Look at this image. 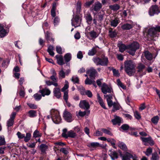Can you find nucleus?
<instances>
[{
    "mask_svg": "<svg viewBox=\"0 0 160 160\" xmlns=\"http://www.w3.org/2000/svg\"><path fill=\"white\" fill-rule=\"evenodd\" d=\"M109 156L112 160H114L118 158V154L116 152L112 151V150H109Z\"/></svg>",
    "mask_w": 160,
    "mask_h": 160,
    "instance_id": "obj_18",
    "label": "nucleus"
},
{
    "mask_svg": "<svg viewBox=\"0 0 160 160\" xmlns=\"http://www.w3.org/2000/svg\"><path fill=\"white\" fill-rule=\"evenodd\" d=\"M159 120V117L158 116H155L151 119L152 122L154 124H156L157 123Z\"/></svg>",
    "mask_w": 160,
    "mask_h": 160,
    "instance_id": "obj_45",
    "label": "nucleus"
},
{
    "mask_svg": "<svg viewBox=\"0 0 160 160\" xmlns=\"http://www.w3.org/2000/svg\"><path fill=\"white\" fill-rule=\"evenodd\" d=\"M101 131L111 136L112 135V133L110 131L108 130L105 128H102L101 129Z\"/></svg>",
    "mask_w": 160,
    "mask_h": 160,
    "instance_id": "obj_52",
    "label": "nucleus"
},
{
    "mask_svg": "<svg viewBox=\"0 0 160 160\" xmlns=\"http://www.w3.org/2000/svg\"><path fill=\"white\" fill-rule=\"evenodd\" d=\"M158 32H160V26H159L150 29L148 31V34L153 38L158 37L159 36Z\"/></svg>",
    "mask_w": 160,
    "mask_h": 160,
    "instance_id": "obj_3",
    "label": "nucleus"
},
{
    "mask_svg": "<svg viewBox=\"0 0 160 160\" xmlns=\"http://www.w3.org/2000/svg\"><path fill=\"white\" fill-rule=\"evenodd\" d=\"M141 139L142 141L145 142H148L151 145H153L154 144L153 141L152 140L151 138H143L141 137Z\"/></svg>",
    "mask_w": 160,
    "mask_h": 160,
    "instance_id": "obj_26",
    "label": "nucleus"
},
{
    "mask_svg": "<svg viewBox=\"0 0 160 160\" xmlns=\"http://www.w3.org/2000/svg\"><path fill=\"white\" fill-rule=\"evenodd\" d=\"M119 22V20L118 19L116 18L110 21V25L112 26L115 27L117 26Z\"/></svg>",
    "mask_w": 160,
    "mask_h": 160,
    "instance_id": "obj_31",
    "label": "nucleus"
},
{
    "mask_svg": "<svg viewBox=\"0 0 160 160\" xmlns=\"http://www.w3.org/2000/svg\"><path fill=\"white\" fill-rule=\"evenodd\" d=\"M71 80L74 83H78L79 81L78 78L76 76L72 77Z\"/></svg>",
    "mask_w": 160,
    "mask_h": 160,
    "instance_id": "obj_55",
    "label": "nucleus"
},
{
    "mask_svg": "<svg viewBox=\"0 0 160 160\" xmlns=\"http://www.w3.org/2000/svg\"><path fill=\"white\" fill-rule=\"evenodd\" d=\"M63 98L66 102H68V91H65L64 92Z\"/></svg>",
    "mask_w": 160,
    "mask_h": 160,
    "instance_id": "obj_56",
    "label": "nucleus"
},
{
    "mask_svg": "<svg viewBox=\"0 0 160 160\" xmlns=\"http://www.w3.org/2000/svg\"><path fill=\"white\" fill-rule=\"evenodd\" d=\"M152 152V149L151 148H149L147 149L146 151L145 152L147 156L150 155Z\"/></svg>",
    "mask_w": 160,
    "mask_h": 160,
    "instance_id": "obj_60",
    "label": "nucleus"
},
{
    "mask_svg": "<svg viewBox=\"0 0 160 160\" xmlns=\"http://www.w3.org/2000/svg\"><path fill=\"white\" fill-rule=\"evenodd\" d=\"M118 147L123 150L126 151L127 150V148L125 144L122 142H119L118 143Z\"/></svg>",
    "mask_w": 160,
    "mask_h": 160,
    "instance_id": "obj_33",
    "label": "nucleus"
},
{
    "mask_svg": "<svg viewBox=\"0 0 160 160\" xmlns=\"http://www.w3.org/2000/svg\"><path fill=\"white\" fill-rule=\"evenodd\" d=\"M159 156L157 152H154L152 154V160H158Z\"/></svg>",
    "mask_w": 160,
    "mask_h": 160,
    "instance_id": "obj_44",
    "label": "nucleus"
},
{
    "mask_svg": "<svg viewBox=\"0 0 160 160\" xmlns=\"http://www.w3.org/2000/svg\"><path fill=\"white\" fill-rule=\"evenodd\" d=\"M6 142L4 136H0V146L5 144Z\"/></svg>",
    "mask_w": 160,
    "mask_h": 160,
    "instance_id": "obj_49",
    "label": "nucleus"
},
{
    "mask_svg": "<svg viewBox=\"0 0 160 160\" xmlns=\"http://www.w3.org/2000/svg\"><path fill=\"white\" fill-rule=\"evenodd\" d=\"M78 89L80 91L81 94L82 95H85L86 91L85 88L82 86H80L78 88Z\"/></svg>",
    "mask_w": 160,
    "mask_h": 160,
    "instance_id": "obj_47",
    "label": "nucleus"
},
{
    "mask_svg": "<svg viewBox=\"0 0 160 160\" xmlns=\"http://www.w3.org/2000/svg\"><path fill=\"white\" fill-rule=\"evenodd\" d=\"M129 126L127 124H124L122 125L121 128L124 131L128 130L129 128Z\"/></svg>",
    "mask_w": 160,
    "mask_h": 160,
    "instance_id": "obj_57",
    "label": "nucleus"
},
{
    "mask_svg": "<svg viewBox=\"0 0 160 160\" xmlns=\"http://www.w3.org/2000/svg\"><path fill=\"white\" fill-rule=\"evenodd\" d=\"M63 117L64 119L68 122H70L72 121V114L70 112L67 111H65L64 112Z\"/></svg>",
    "mask_w": 160,
    "mask_h": 160,
    "instance_id": "obj_12",
    "label": "nucleus"
},
{
    "mask_svg": "<svg viewBox=\"0 0 160 160\" xmlns=\"http://www.w3.org/2000/svg\"><path fill=\"white\" fill-rule=\"evenodd\" d=\"M72 24L75 28L80 26L81 20L78 16H76L72 20Z\"/></svg>",
    "mask_w": 160,
    "mask_h": 160,
    "instance_id": "obj_7",
    "label": "nucleus"
},
{
    "mask_svg": "<svg viewBox=\"0 0 160 160\" xmlns=\"http://www.w3.org/2000/svg\"><path fill=\"white\" fill-rule=\"evenodd\" d=\"M7 148V147L3 146L0 147V154H3L4 153V151Z\"/></svg>",
    "mask_w": 160,
    "mask_h": 160,
    "instance_id": "obj_62",
    "label": "nucleus"
},
{
    "mask_svg": "<svg viewBox=\"0 0 160 160\" xmlns=\"http://www.w3.org/2000/svg\"><path fill=\"white\" fill-rule=\"evenodd\" d=\"M102 7L101 4L99 2H96L91 8V10H94L95 11H98Z\"/></svg>",
    "mask_w": 160,
    "mask_h": 160,
    "instance_id": "obj_14",
    "label": "nucleus"
},
{
    "mask_svg": "<svg viewBox=\"0 0 160 160\" xmlns=\"http://www.w3.org/2000/svg\"><path fill=\"white\" fill-rule=\"evenodd\" d=\"M31 134L28 132L26 133V136L24 137V141L26 142H28L31 139Z\"/></svg>",
    "mask_w": 160,
    "mask_h": 160,
    "instance_id": "obj_40",
    "label": "nucleus"
},
{
    "mask_svg": "<svg viewBox=\"0 0 160 160\" xmlns=\"http://www.w3.org/2000/svg\"><path fill=\"white\" fill-rule=\"evenodd\" d=\"M113 108L112 110V111L113 112H114L120 109V105L117 103L115 102L113 103Z\"/></svg>",
    "mask_w": 160,
    "mask_h": 160,
    "instance_id": "obj_41",
    "label": "nucleus"
},
{
    "mask_svg": "<svg viewBox=\"0 0 160 160\" xmlns=\"http://www.w3.org/2000/svg\"><path fill=\"white\" fill-rule=\"evenodd\" d=\"M93 61L97 65H104V64L103 63H101V59L98 57L93 58Z\"/></svg>",
    "mask_w": 160,
    "mask_h": 160,
    "instance_id": "obj_30",
    "label": "nucleus"
},
{
    "mask_svg": "<svg viewBox=\"0 0 160 160\" xmlns=\"http://www.w3.org/2000/svg\"><path fill=\"white\" fill-rule=\"evenodd\" d=\"M52 118L53 122L56 123H59L61 121L59 112L57 110H52L51 111Z\"/></svg>",
    "mask_w": 160,
    "mask_h": 160,
    "instance_id": "obj_4",
    "label": "nucleus"
},
{
    "mask_svg": "<svg viewBox=\"0 0 160 160\" xmlns=\"http://www.w3.org/2000/svg\"><path fill=\"white\" fill-rule=\"evenodd\" d=\"M88 146L90 148H95L98 147L103 148L99 143L97 142H92L89 143Z\"/></svg>",
    "mask_w": 160,
    "mask_h": 160,
    "instance_id": "obj_19",
    "label": "nucleus"
},
{
    "mask_svg": "<svg viewBox=\"0 0 160 160\" xmlns=\"http://www.w3.org/2000/svg\"><path fill=\"white\" fill-rule=\"evenodd\" d=\"M39 92V93L41 94L43 97L45 96V95H48L51 93L50 90L48 88H46L40 90Z\"/></svg>",
    "mask_w": 160,
    "mask_h": 160,
    "instance_id": "obj_16",
    "label": "nucleus"
},
{
    "mask_svg": "<svg viewBox=\"0 0 160 160\" xmlns=\"http://www.w3.org/2000/svg\"><path fill=\"white\" fill-rule=\"evenodd\" d=\"M69 87L68 83V82L64 85V87L62 88V91L63 92L68 91L66 90L68 89Z\"/></svg>",
    "mask_w": 160,
    "mask_h": 160,
    "instance_id": "obj_58",
    "label": "nucleus"
},
{
    "mask_svg": "<svg viewBox=\"0 0 160 160\" xmlns=\"http://www.w3.org/2000/svg\"><path fill=\"white\" fill-rule=\"evenodd\" d=\"M56 57L57 58V62L58 64L60 65H62L64 64L63 57L62 56L57 55L56 56Z\"/></svg>",
    "mask_w": 160,
    "mask_h": 160,
    "instance_id": "obj_21",
    "label": "nucleus"
},
{
    "mask_svg": "<svg viewBox=\"0 0 160 160\" xmlns=\"http://www.w3.org/2000/svg\"><path fill=\"white\" fill-rule=\"evenodd\" d=\"M112 70L114 76L117 77L119 76V73L118 70H117L115 69H113Z\"/></svg>",
    "mask_w": 160,
    "mask_h": 160,
    "instance_id": "obj_61",
    "label": "nucleus"
},
{
    "mask_svg": "<svg viewBox=\"0 0 160 160\" xmlns=\"http://www.w3.org/2000/svg\"><path fill=\"white\" fill-rule=\"evenodd\" d=\"M158 12V8L157 5L152 6L150 8L149 14L151 16H153L154 14Z\"/></svg>",
    "mask_w": 160,
    "mask_h": 160,
    "instance_id": "obj_13",
    "label": "nucleus"
},
{
    "mask_svg": "<svg viewBox=\"0 0 160 160\" xmlns=\"http://www.w3.org/2000/svg\"><path fill=\"white\" fill-rule=\"evenodd\" d=\"M33 97L36 100H39L42 98L41 95L38 93L34 94Z\"/></svg>",
    "mask_w": 160,
    "mask_h": 160,
    "instance_id": "obj_51",
    "label": "nucleus"
},
{
    "mask_svg": "<svg viewBox=\"0 0 160 160\" xmlns=\"http://www.w3.org/2000/svg\"><path fill=\"white\" fill-rule=\"evenodd\" d=\"M135 63L131 60L126 61L124 62L125 71L130 76L133 75L135 72Z\"/></svg>",
    "mask_w": 160,
    "mask_h": 160,
    "instance_id": "obj_1",
    "label": "nucleus"
},
{
    "mask_svg": "<svg viewBox=\"0 0 160 160\" xmlns=\"http://www.w3.org/2000/svg\"><path fill=\"white\" fill-rule=\"evenodd\" d=\"M134 115L135 118L138 120L140 119L141 118V116L140 114L137 111H136L134 112Z\"/></svg>",
    "mask_w": 160,
    "mask_h": 160,
    "instance_id": "obj_59",
    "label": "nucleus"
},
{
    "mask_svg": "<svg viewBox=\"0 0 160 160\" xmlns=\"http://www.w3.org/2000/svg\"><path fill=\"white\" fill-rule=\"evenodd\" d=\"M8 33V32L3 28V27L0 25V38L4 37Z\"/></svg>",
    "mask_w": 160,
    "mask_h": 160,
    "instance_id": "obj_25",
    "label": "nucleus"
},
{
    "mask_svg": "<svg viewBox=\"0 0 160 160\" xmlns=\"http://www.w3.org/2000/svg\"><path fill=\"white\" fill-rule=\"evenodd\" d=\"M79 106L82 108L88 109L90 108L89 103L85 100L81 101L79 104Z\"/></svg>",
    "mask_w": 160,
    "mask_h": 160,
    "instance_id": "obj_10",
    "label": "nucleus"
},
{
    "mask_svg": "<svg viewBox=\"0 0 160 160\" xmlns=\"http://www.w3.org/2000/svg\"><path fill=\"white\" fill-rule=\"evenodd\" d=\"M64 58L65 61L66 62H68L71 59V55L69 53H67L64 56Z\"/></svg>",
    "mask_w": 160,
    "mask_h": 160,
    "instance_id": "obj_46",
    "label": "nucleus"
},
{
    "mask_svg": "<svg viewBox=\"0 0 160 160\" xmlns=\"http://www.w3.org/2000/svg\"><path fill=\"white\" fill-rule=\"evenodd\" d=\"M139 48V45L136 42H134L127 46V52L132 55L135 54L136 50Z\"/></svg>",
    "mask_w": 160,
    "mask_h": 160,
    "instance_id": "obj_2",
    "label": "nucleus"
},
{
    "mask_svg": "<svg viewBox=\"0 0 160 160\" xmlns=\"http://www.w3.org/2000/svg\"><path fill=\"white\" fill-rule=\"evenodd\" d=\"M29 116L31 118H33L36 116L37 112L36 111L31 110L28 112Z\"/></svg>",
    "mask_w": 160,
    "mask_h": 160,
    "instance_id": "obj_36",
    "label": "nucleus"
},
{
    "mask_svg": "<svg viewBox=\"0 0 160 160\" xmlns=\"http://www.w3.org/2000/svg\"><path fill=\"white\" fill-rule=\"evenodd\" d=\"M109 7L111 9L114 11L118 10L120 8V6L118 4L110 5V6Z\"/></svg>",
    "mask_w": 160,
    "mask_h": 160,
    "instance_id": "obj_43",
    "label": "nucleus"
},
{
    "mask_svg": "<svg viewBox=\"0 0 160 160\" xmlns=\"http://www.w3.org/2000/svg\"><path fill=\"white\" fill-rule=\"evenodd\" d=\"M145 65L142 63H139L137 67L138 69V72H140L142 71V70L145 68Z\"/></svg>",
    "mask_w": 160,
    "mask_h": 160,
    "instance_id": "obj_38",
    "label": "nucleus"
},
{
    "mask_svg": "<svg viewBox=\"0 0 160 160\" xmlns=\"http://www.w3.org/2000/svg\"><path fill=\"white\" fill-rule=\"evenodd\" d=\"M108 62V58L107 57L104 56L101 59V63H103L104 64L102 66H107Z\"/></svg>",
    "mask_w": 160,
    "mask_h": 160,
    "instance_id": "obj_35",
    "label": "nucleus"
},
{
    "mask_svg": "<svg viewBox=\"0 0 160 160\" xmlns=\"http://www.w3.org/2000/svg\"><path fill=\"white\" fill-rule=\"evenodd\" d=\"M59 78H64L65 77V73L63 70V68L62 67L61 70L59 71Z\"/></svg>",
    "mask_w": 160,
    "mask_h": 160,
    "instance_id": "obj_34",
    "label": "nucleus"
},
{
    "mask_svg": "<svg viewBox=\"0 0 160 160\" xmlns=\"http://www.w3.org/2000/svg\"><path fill=\"white\" fill-rule=\"evenodd\" d=\"M101 91L103 93L106 94L107 93H111L112 91V89L106 83H104L101 87Z\"/></svg>",
    "mask_w": 160,
    "mask_h": 160,
    "instance_id": "obj_8",
    "label": "nucleus"
},
{
    "mask_svg": "<svg viewBox=\"0 0 160 160\" xmlns=\"http://www.w3.org/2000/svg\"><path fill=\"white\" fill-rule=\"evenodd\" d=\"M62 135V137L66 138L68 137L74 138L77 136L76 133L72 130H70L67 132V129L66 128L63 129Z\"/></svg>",
    "mask_w": 160,
    "mask_h": 160,
    "instance_id": "obj_5",
    "label": "nucleus"
},
{
    "mask_svg": "<svg viewBox=\"0 0 160 160\" xmlns=\"http://www.w3.org/2000/svg\"><path fill=\"white\" fill-rule=\"evenodd\" d=\"M144 56L148 60H151L152 58V54L150 53L148 51H146L144 52Z\"/></svg>",
    "mask_w": 160,
    "mask_h": 160,
    "instance_id": "obj_28",
    "label": "nucleus"
},
{
    "mask_svg": "<svg viewBox=\"0 0 160 160\" xmlns=\"http://www.w3.org/2000/svg\"><path fill=\"white\" fill-rule=\"evenodd\" d=\"M85 19L88 24H91L92 20V17L90 13L88 12L85 15Z\"/></svg>",
    "mask_w": 160,
    "mask_h": 160,
    "instance_id": "obj_22",
    "label": "nucleus"
},
{
    "mask_svg": "<svg viewBox=\"0 0 160 160\" xmlns=\"http://www.w3.org/2000/svg\"><path fill=\"white\" fill-rule=\"evenodd\" d=\"M97 96L98 99V102L101 106L104 109H106L105 105L103 102V100L100 97L99 93H97Z\"/></svg>",
    "mask_w": 160,
    "mask_h": 160,
    "instance_id": "obj_24",
    "label": "nucleus"
},
{
    "mask_svg": "<svg viewBox=\"0 0 160 160\" xmlns=\"http://www.w3.org/2000/svg\"><path fill=\"white\" fill-rule=\"evenodd\" d=\"M16 115L15 112H12L10 118L8 121L7 125L8 127H9L12 126L14 122V119Z\"/></svg>",
    "mask_w": 160,
    "mask_h": 160,
    "instance_id": "obj_11",
    "label": "nucleus"
},
{
    "mask_svg": "<svg viewBox=\"0 0 160 160\" xmlns=\"http://www.w3.org/2000/svg\"><path fill=\"white\" fill-rule=\"evenodd\" d=\"M122 160H138L137 156L128 152H126L123 155L121 154Z\"/></svg>",
    "mask_w": 160,
    "mask_h": 160,
    "instance_id": "obj_6",
    "label": "nucleus"
},
{
    "mask_svg": "<svg viewBox=\"0 0 160 160\" xmlns=\"http://www.w3.org/2000/svg\"><path fill=\"white\" fill-rule=\"evenodd\" d=\"M87 37L90 40H93L98 37L99 33L94 30H92L87 33Z\"/></svg>",
    "mask_w": 160,
    "mask_h": 160,
    "instance_id": "obj_9",
    "label": "nucleus"
},
{
    "mask_svg": "<svg viewBox=\"0 0 160 160\" xmlns=\"http://www.w3.org/2000/svg\"><path fill=\"white\" fill-rule=\"evenodd\" d=\"M17 135L19 139H22L25 137V135L24 134H22L20 132H18L17 133Z\"/></svg>",
    "mask_w": 160,
    "mask_h": 160,
    "instance_id": "obj_63",
    "label": "nucleus"
},
{
    "mask_svg": "<svg viewBox=\"0 0 160 160\" xmlns=\"http://www.w3.org/2000/svg\"><path fill=\"white\" fill-rule=\"evenodd\" d=\"M118 47L119 48V51L121 52H123L126 49H127V46L122 43L121 42L119 43L118 44Z\"/></svg>",
    "mask_w": 160,
    "mask_h": 160,
    "instance_id": "obj_27",
    "label": "nucleus"
},
{
    "mask_svg": "<svg viewBox=\"0 0 160 160\" xmlns=\"http://www.w3.org/2000/svg\"><path fill=\"white\" fill-rule=\"evenodd\" d=\"M94 80H91L87 78L85 80V83L86 84H91Z\"/></svg>",
    "mask_w": 160,
    "mask_h": 160,
    "instance_id": "obj_64",
    "label": "nucleus"
},
{
    "mask_svg": "<svg viewBox=\"0 0 160 160\" xmlns=\"http://www.w3.org/2000/svg\"><path fill=\"white\" fill-rule=\"evenodd\" d=\"M53 93L54 96L57 98H59L61 97L60 89L58 88H56L54 89Z\"/></svg>",
    "mask_w": 160,
    "mask_h": 160,
    "instance_id": "obj_20",
    "label": "nucleus"
},
{
    "mask_svg": "<svg viewBox=\"0 0 160 160\" xmlns=\"http://www.w3.org/2000/svg\"><path fill=\"white\" fill-rule=\"evenodd\" d=\"M122 118L116 115L114 116V118L112 120V122L113 125L118 124L120 125L121 123Z\"/></svg>",
    "mask_w": 160,
    "mask_h": 160,
    "instance_id": "obj_15",
    "label": "nucleus"
},
{
    "mask_svg": "<svg viewBox=\"0 0 160 160\" xmlns=\"http://www.w3.org/2000/svg\"><path fill=\"white\" fill-rule=\"evenodd\" d=\"M86 111L82 112L81 111H79L78 112H76V115L78 117V116L83 117L86 115Z\"/></svg>",
    "mask_w": 160,
    "mask_h": 160,
    "instance_id": "obj_50",
    "label": "nucleus"
},
{
    "mask_svg": "<svg viewBox=\"0 0 160 160\" xmlns=\"http://www.w3.org/2000/svg\"><path fill=\"white\" fill-rule=\"evenodd\" d=\"M27 104L30 108L32 109H36L38 108L37 106L34 104L28 103Z\"/></svg>",
    "mask_w": 160,
    "mask_h": 160,
    "instance_id": "obj_54",
    "label": "nucleus"
},
{
    "mask_svg": "<svg viewBox=\"0 0 160 160\" xmlns=\"http://www.w3.org/2000/svg\"><path fill=\"white\" fill-rule=\"evenodd\" d=\"M96 52V50L94 48H92L91 50H89L88 52V55L90 56L94 55Z\"/></svg>",
    "mask_w": 160,
    "mask_h": 160,
    "instance_id": "obj_48",
    "label": "nucleus"
},
{
    "mask_svg": "<svg viewBox=\"0 0 160 160\" xmlns=\"http://www.w3.org/2000/svg\"><path fill=\"white\" fill-rule=\"evenodd\" d=\"M42 136V134L40 133L37 130H36L33 132V137L34 138H39L41 137Z\"/></svg>",
    "mask_w": 160,
    "mask_h": 160,
    "instance_id": "obj_42",
    "label": "nucleus"
},
{
    "mask_svg": "<svg viewBox=\"0 0 160 160\" xmlns=\"http://www.w3.org/2000/svg\"><path fill=\"white\" fill-rule=\"evenodd\" d=\"M60 21V19L58 17H55L54 19L53 23L54 25L56 26L58 25V24Z\"/></svg>",
    "mask_w": 160,
    "mask_h": 160,
    "instance_id": "obj_53",
    "label": "nucleus"
},
{
    "mask_svg": "<svg viewBox=\"0 0 160 160\" xmlns=\"http://www.w3.org/2000/svg\"><path fill=\"white\" fill-rule=\"evenodd\" d=\"M121 27L123 30H128L132 28V26L131 24L126 23L122 25Z\"/></svg>",
    "mask_w": 160,
    "mask_h": 160,
    "instance_id": "obj_29",
    "label": "nucleus"
},
{
    "mask_svg": "<svg viewBox=\"0 0 160 160\" xmlns=\"http://www.w3.org/2000/svg\"><path fill=\"white\" fill-rule=\"evenodd\" d=\"M117 82L118 85L119 87L122 88L123 89H126V86L124 85L120 81V80L118 79L117 80Z\"/></svg>",
    "mask_w": 160,
    "mask_h": 160,
    "instance_id": "obj_39",
    "label": "nucleus"
},
{
    "mask_svg": "<svg viewBox=\"0 0 160 160\" xmlns=\"http://www.w3.org/2000/svg\"><path fill=\"white\" fill-rule=\"evenodd\" d=\"M56 73L54 71L52 73V75L51 76L50 78L53 82H57L58 81V78L56 77Z\"/></svg>",
    "mask_w": 160,
    "mask_h": 160,
    "instance_id": "obj_37",
    "label": "nucleus"
},
{
    "mask_svg": "<svg viewBox=\"0 0 160 160\" xmlns=\"http://www.w3.org/2000/svg\"><path fill=\"white\" fill-rule=\"evenodd\" d=\"M109 36L111 38H113L116 37L117 35V32L115 31H112V29L110 28L109 31Z\"/></svg>",
    "mask_w": 160,
    "mask_h": 160,
    "instance_id": "obj_32",
    "label": "nucleus"
},
{
    "mask_svg": "<svg viewBox=\"0 0 160 160\" xmlns=\"http://www.w3.org/2000/svg\"><path fill=\"white\" fill-rule=\"evenodd\" d=\"M48 147L44 144H42L39 146V148L42 154H46V151L48 149Z\"/></svg>",
    "mask_w": 160,
    "mask_h": 160,
    "instance_id": "obj_23",
    "label": "nucleus"
},
{
    "mask_svg": "<svg viewBox=\"0 0 160 160\" xmlns=\"http://www.w3.org/2000/svg\"><path fill=\"white\" fill-rule=\"evenodd\" d=\"M87 73L89 74L90 77L94 78L97 72L95 69L92 68L87 71Z\"/></svg>",
    "mask_w": 160,
    "mask_h": 160,
    "instance_id": "obj_17",
    "label": "nucleus"
}]
</instances>
